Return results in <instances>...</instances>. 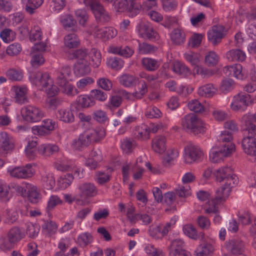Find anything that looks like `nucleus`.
<instances>
[{
	"label": "nucleus",
	"mask_w": 256,
	"mask_h": 256,
	"mask_svg": "<svg viewBox=\"0 0 256 256\" xmlns=\"http://www.w3.org/2000/svg\"><path fill=\"white\" fill-rule=\"evenodd\" d=\"M182 128L194 134L204 133L205 127L204 122L194 114H189L182 119Z\"/></svg>",
	"instance_id": "1"
},
{
	"label": "nucleus",
	"mask_w": 256,
	"mask_h": 256,
	"mask_svg": "<svg viewBox=\"0 0 256 256\" xmlns=\"http://www.w3.org/2000/svg\"><path fill=\"white\" fill-rule=\"evenodd\" d=\"M214 174L217 182L224 181V185L229 183L230 186H234L238 182L236 176L233 174L232 168L228 166L222 167L216 170L214 172Z\"/></svg>",
	"instance_id": "2"
},
{
	"label": "nucleus",
	"mask_w": 256,
	"mask_h": 256,
	"mask_svg": "<svg viewBox=\"0 0 256 256\" xmlns=\"http://www.w3.org/2000/svg\"><path fill=\"white\" fill-rule=\"evenodd\" d=\"M22 114L26 121L35 122L41 120L44 116V112L36 106L28 105L22 108Z\"/></svg>",
	"instance_id": "3"
},
{
	"label": "nucleus",
	"mask_w": 256,
	"mask_h": 256,
	"mask_svg": "<svg viewBox=\"0 0 256 256\" xmlns=\"http://www.w3.org/2000/svg\"><path fill=\"white\" fill-rule=\"evenodd\" d=\"M227 149L212 148L210 152V160L213 163H218L222 161L224 158L230 156L236 150L234 144L227 145Z\"/></svg>",
	"instance_id": "4"
},
{
	"label": "nucleus",
	"mask_w": 256,
	"mask_h": 256,
	"mask_svg": "<svg viewBox=\"0 0 256 256\" xmlns=\"http://www.w3.org/2000/svg\"><path fill=\"white\" fill-rule=\"evenodd\" d=\"M10 175L18 179H28L32 178L35 170L32 168V164H26L24 166L16 167L12 170H8Z\"/></svg>",
	"instance_id": "5"
},
{
	"label": "nucleus",
	"mask_w": 256,
	"mask_h": 256,
	"mask_svg": "<svg viewBox=\"0 0 256 256\" xmlns=\"http://www.w3.org/2000/svg\"><path fill=\"white\" fill-rule=\"evenodd\" d=\"M116 7L118 12H132V16L138 14L141 9V6L136 2V0H118Z\"/></svg>",
	"instance_id": "6"
},
{
	"label": "nucleus",
	"mask_w": 256,
	"mask_h": 256,
	"mask_svg": "<svg viewBox=\"0 0 256 256\" xmlns=\"http://www.w3.org/2000/svg\"><path fill=\"white\" fill-rule=\"evenodd\" d=\"M184 57L192 64L195 66L194 69V73L201 75L204 77L211 76L213 74L212 71L198 65L199 62V58L197 54L190 52L186 54Z\"/></svg>",
	"instance_id": "7"
},
{
	"label": "nucleus",
	"mask_w": 256,
	"mask_h": 256,
	"mask_svg": "<svg viewBox=\"0 0 256 256\" xmlns=\"http://www.w3.org/2000/svg\"><path fill=\"white\" fill-rule=\"evenodd\" d=\"M137 30L141 38L152 41L158 40V34L148 23L144 22L140 23L137 26Z\"/></svg>",
	"instance_id": "8"
},
{
	"label": "nucleus",
	"mask_w": 256,
	"mask_h": 256,
	"mask_svg": "<svg viewBox=\"0 0 256 256\" xmlns=\"http://www.w3.org/2000/svg\"><path fill=\"white\" fill-rule=\"evenodd\" d=\"M84 4L86 7L89 8L91 10L96 18L102 19L104 21L109 20L110 16L108 14L97 0L87 1Z\"/></svg>",
	"instance_id": "9"
},
{
	"label": "nucleus",
	"mask_w": 256,
	"mask_h": 256,
	"mask_svg": "<svg viewBox=\"0 0 256 256\" xmlns=\"http://www.w3.org/2000/svg\"><path fill=\"white\" fill-rule=\"evenodd\" d=\"M184 161L187 164H192L200 160L203 156V152L200 148L190 144L184 148Z\"/></svg>",
	"instance_id": "10"
},
{
	"label": "nucleus",
	"mask_w": 256,
	"mask_h": 256,
	"mask_svg": "<svg viewBox=\"0 0 256 256\" xmlns=\"http://www.w3.org/2000/svg\"><path fill=\"white\" fill-rule=\"evenodd\" d=\"M253 116L248 113L244 115L242 118V131L245 136L254 137L256 136V125L252 122Z\"/></svg>",
	"instance_id": "11"
},
{
	"label": "nucleus",
	"mask_w": 256,
	"mask_h": 256,
	"mask_svg": "<svg viewBox=\"0 0 256 256\" xmlns=\"http://www.w3.org/2000/svg\"><path fill=\"white\" fill-rule=\"evenodd\" d=\"M30 79L32 82L42 90L52 83V80L49 74L46 72L42 73L40 72H34L30 76Z\"/></svg>",
	"instance_id": "12"
},
{
	"label": "nucleus",
	"mask_w": 256,
	"mask_h": 256,
	"mask_svg": "<svg viewBox=\"0 0 256 256\" xmlns=\"http://www.w3.org/2000/svg\"><path fill=\"white\" fill-rule=\"evenodd\" d=\"M242 147L244 152L251 156L256 158V138L252 136H244L242 140Z\"/></svg>",
	"instance_id": "13"
},
{
	"label": "nucleus",
	"mask_w": 256,
	"mask_h": 256,
	"mask_svg": "<svg viewBox=\"0 0 256 256\" xmlns=\"http://www.w3.org/2000/svg\"><path fill=\"white\" fill-rule=\"evenodd\" d=\"M250 99V96L248 94H238L234 98V102L231 104L230 107L234 111H244L242 106H247Z\"/></svg>",
	"instance_id": "14"
},
{
	"label": "nucleus",
	"mask_w": 256,
	"mask_h": 256,
	"mask_svg": "<svg viewBox=\"0 0 256 256\" xmlns=\"http://www.w3.org/2000/svg\"><path fill=\"white\" fill-rule=\"evenodd\" d=\"M230 184H226L222 186L220 188L218 189L216 192L214 198L212 200H214L217 204H220L225 202L228 197L230 194L233 186H230Z\"/></svg>",
	"instance_id": "15"
},
{
	"label": "nucleus",
	"mask_w": 256,
	"mask_h": 256,
	"mask_svg": "<svg viewBox=\"0 0 256 256\" xmlns=\"http://www.w3.org/2000/svg\"><path fill=\"white\" fill-rule=\"evenodd\" d=\"M90 31L96 38H106L110 35V32L112 31V36H116V30L112 28H100L98 26L92 25Z\"/></svg>",
	"instance_id": "16"
},
{
	"label": "nucleus",
	"mask_w": 256,
	"mask_h": 256,
	"mask_svg": "<svg viewBox=\"0 0 256 256\" xmlns=\"http://www.w3.org/2000/svg\"><path fill=\"white\" fill-rule=\"evenodd\" d=\"M224 27L222 25H216L212 27V30L208 34V39L213 45L220 42L224 36Z\"/></svg>",
	"instance_id": "17"
},
{
	"label": "nucleus",
	"mask_w": 256,
	"mask_h": 256,
	"mask_svg": "<svg viewBox=\"0 0 256 256\" xmlns=\"http://www.w3.org/2000/svg\"><path fill=\"white\" fill-rule=\"evenodd\" d=\"M78 190L80 192V196L84 198L96 196L98 192L94 185L90 182H85L80 184Z\"/></svg>",
	"instance_id": "18"
},
{
	"label": "nucleus",
	"mask_w": 256,
	"mask_h": 256,
	"mask_svg": "<svg viewBox=\"0 0 256 256\" xmlns=\"http://www.w3.org/2000/svg\"><path fill=\"white\" fill-rule=\"evenodd\" d=\"M242 66L240 64L226 66L223 69L224 72L228 76H234L238 79L242 80L244 74L242 71Z\"/></svg>",
	"instance_id": "19"
},
{
	"label": "nucleus",
	"mask_w": 256,
	"mask_h": 256,
	"mask_svg": "<svg viewBox=\"0 0 256 256\" xmlns=\"http://www.w3.org/2000/svg\"><path fill=\"white\" fill-rule=\"evenodd\" d=\"M166 140L164 136H157L152 139V150L159 154H162L166 150Z\"/></svg>",
	"instance_id": "20"
},
{
	"label": "nucleus",
	"mask_w": 256,
	"mask_h": 256,
	"mask_svg": "<svg viewBox=\"0 0 256 256\" xmlns=\"http://www.w3.org/2000/svg\"><path fill=\"white\" fill-rule=\"evenodd\" d=\"M90 72L89 63L87 60L78 61L74 68L75 74L79 76L88 74Z\"/></svg>",
	"instance_id": "21"
},
{
	"label": "nucleus",
	"mask_w": 256,
	"mask_h": 256,
	"mask_svg": "<svg viewBox=\"0 0 256 256\" xmlns=\"http://www.w3.org/2000/svg\"><path fill=\"white\" fill-rule=\"evenodd\" d=\"M183 231L185 234L194 240L200 239L204 241V234L203 232L197 234L196 228L192 224L185 225L183 228Z\"/></svg>",
	"instance_id": "22"
},
{
	"label": "nucleus",
	"mask_w": 256,
	"mask_h": 256,
	"mask_svg": "<svg viewBox=\"0 0 256 256\" xmlns=\"http://www.w3.org/2000/svg\"><path fill=\"white\" fill-rule=\"evenodd\" d=\"M57 118L65 123H72L74 120V116L72 110L68 108H60L58 110Z\"/></svg>",
	"instance_id": "23"
},
{
	"label": "nucleus",
	"mask_w": 256,
	"mask_h": 256,
	"mask_svg": "<svg viewBox=\"0 0 256 256\" xmlns=\"http://www.w3.org/2000/svg\"><path fill=\"white\" fill-rule=\"evenodd\" d=\"M135 137L138 140H147L150 138V128L147 125L142 124L135 128Z\"/></svg>",
	"instance_id": "24"
},
{
	"label": "nucleus",
	"mask_w": 256,
	"mask_h": 256,
	"mask_svg": "<svg viewBox=\"0 0 256 256\" xmlns=\"http://www.w3.org/2000/svg\"><path fill=\"white\" fill-rule=\"evenodd\" d=\"M226 58L230 62H242L246 59V56L240 49H232L226 52Z\"/></svg>",
	"instance_id": "25"
},
{
	"label": "nucleus",
	"mask_w": 256,
	"mask_h": 256,
	"mask_svg": "<svg viewBox=\"0 0 256 256\" xmlns=\"http://www.w3.org/2000/svg\"><path fill=\"white\" fill-rule=\"evenodd\" d=\"M24 236V232L18 226L12 227L7 233V236L10 238L15 244L22 239Z\"/></svg>",
	"instance_id": "26"
},
{
	"label": "nucleus",
	"mask_w": 256,
	"mask_h": 256,
	"mask_svg": "<svg viewBox=\"0 0 256 256\" xmlns=\"http://www.w3.org/2000/svg\"><path fill=\"white\" fill-rule=\"evenodd\" d=\"M216 88L212 84H208L200 87L198 94L201 96L212 97L216 91Z\"/></svg>",
	"instance_id": "27"
},
{
	"label": "nucleus",
	"mask_w": 256,
	"mask_h": 256,
	"mask_svg": "<svg viewBox=\"0 0 256 256\" xmlns=\"http://www.w3.org/2000/svg\"><path fill=\"white\" fill-rule=\"evenodd\" d=\"M226 246L233 254H240L244 247V244L240 240H232L226 242Z\"/></svg>",
	"instance_id": "28"
},
{
	"label": "nucleus",
	"mask_w": 256,
	"mask_h": 256,
	"mask_svg": "<svg viewBox=\"0 0 256 256\" xmlns=\"http://www.w3.org/2000/svg\"><path fill=\"white\" fill-rule=\"evenodd\" d=\"M58 147L56 145L52 144H43L38 148L40 154L46 156L54 154L58 152Z\"/></svg>",
	"instance_id": "29"
},
{
	"label": "nucleus",
	"mask_w": 256,
	"mask_h": 256,
	"mask_svg": "<svg viewBox=\"0 0 256 256\" xmlns=\"http://www.w3.org/2000/svg\"><path fill=\"white\" fill-rule=\"evenodd\" d=\"M13 142L10 140L7 133L2 132L0 134V148L4 150L8 151L14 148Z\"/></svg>",
	"instance_id": "30"
},
{
	"label": "nucleus",
	"mask_w": 256,
	"mask_h": 256,
	"mask_svg": "<svg viewBox=\"0 0 256 256\" xmlns=\"http://www.w3.org/2000/svg\"><path fill=\"white\" fill-rule=\"evenodd\" d=\"M26 196L33 203L37 202L38 194L37 192V188L32 184H26Z\"/></svg>",
	"instance_id": "31"
},
{
	"label": "nucleus",
	"mask_w": 256,
	"mask_h": 256,
	"mask_svg": "<svg viewBox=\"0 0 256 256\" xmlns=\"http://www.w3.org/2000/svg\"><path fill=\"white\" fill-rule=\"evenodd\" d=\"M60 22L65 29L72 28L74 31L77 30L76 21L74 19L72 16L70 14L63 16L60 18Z\"/></svg>",
	"instance_id": "32"
},
{
	"label": "nucleus",
	"mask_w": 256,
	"mask_h": 256,
	"mask_svg": "<svg viewBox=\"0 0 256 256\" xmlns=\"http://www.w3.org/2000/svg\"><path fill=\"white\" fill-rule=\"evenodd\" d=\"M65 46L69 48H74L78 46L80 44L78 36L72 33L67 34L64 38Z\"/></svg>",
	"instance_id": "33"
},
{
	"label": "nucleus",
	"mask_w": 256,
	"mask_h": 256,
	"mask_svg": "<svg viewBox=\"0 0 256 256\" xmlns=\"http://www.w3.org/2000/svg\"><path fill=\"white\" fill-rule=\"evenodd\" d=\"M76 102L78 106L82 108H88L94 106L95 101L92 96L86 95H80L76 99Z\"/></svg>",
	"instance_id": "34"
},
{
	"label": "nucleus",
	"mask_w": 256,
	"mask_h": 256,
	"mask_svg": "<svg viewBox=\"0 0 256 256\" xmlns=\"http://www.w3.org/2000/svg\"><path fill=\"white\" fill-rule=\"evenodd\" d=\"M90 140L92 142H98L103 138L105 135V131L102 128H97L87 132Z\"/></svg>",
	"instance_id": "35"
},
{
	"label": "nucleus",
	"mask_w": 256,
	"mask_h": 256,
	"mask_svg": "<svg viewBox=\"0 0 256 256\" xmlns=\"http://www.w3.org/2000/svg\"><path fill=\"white\" fill-rule=\"evenodd\" d=\"M138 78L132 75L124 74L120 78V82L125 87H132L134 86Z\"/></svg>",
	"instance_id": "36"
},
{
	"label": "nucleus",
	"mask_w": 256,
	"mask_h": 256,
	"mask_svg": "<svg viewBox=\"0 0 256 256\" xmlns=\"http://www.w3.org/2000/svg\"><path fill=\"white\" fill-rule=\"evenodd\" d=\"M142 62L144 67L148 71H154L160 66V64L157 60L150 58H142Z\"/></svg>",
	"instance_id": "37"
},
{
	"label": "nucleus",
	"mask_w": 256,
	"mask_h": 256,
	"mask_svg": "<svg viewBox=\"0 0 256 256\" xmlns=\"http://www.w3.org/2000/svg\"><path fill=\"white\" fill-rule=\"evenodd\" d=\"M88 50L86 48H80L74 52H69L68 54V58L70 60L78 59V61L86 60L85 58L87 56Z\"/></svg>",
	"instance_id": "38"
},
{
	"label": "nucleus",
	"mask_w": 256,
	"mask_h": 256,
	"mask_svg": "<svg viewBox=\"0 0 256 256\" xmlns=\"http://www.w3.org/2000/svg\"><path fill=\"white\" fill-rule=\"evenodd\" d=\"M16 101L19 104H23L27 102L26 96L27 89L26 88L14 87Z\"/></svg>",
	"instance_id": "39"
},
{
	"label": "nucleus",
	"mask_w": 256,
	"mask_h": 256,
	"mask_svg": "<svg viewBox=\"0 0 256 256\" xmlns=\"http://www.w3.org/2000/svg\"><path fill=\"white\" fill-rule=\"evenodd\" d=\"M171 40L176 44H180L185 40V34L180 29H174L171 34Z\"/></svg>",
	"instance_id": "40"
},
{
	"label": "nucleus",
	"mask_w": 256,
	"mask_h": 256,
	"mask_svg": "<svg viewBox=\"0 0 256 256\" xmlns=\"http://www.w3.org/2000/svg\"><path fill=\"white\" fill-rule=\"evenodd\" d=\"M172 70L176 74L184 76L190 74L188 68L179 62H173Z\"/></svg>",
	"instance_id": "41"
},
{
	"label": "nucleus",
	"mask_w": 256,
	"mask_h": 256,
	"mask_svg": "<svg viewBox=\"0 0 256 256\" xmlns=\"http://www.w3.org/2000/svg\"><path fill=\"white\" fill-rule=\"evenodd\" d=\"M218 140L220 142H226L222 146L223 148L227 149V145L232 144L231 142L232 140V134L228 130H224L218 136Z\"/></svg>",
	"instance_id": "42"
},
{
	"label": "nucleus",
	"mask_w": 256,
	"mask_h": 256,
	"mask_svg": "<svg viewBox=\"0 0 256 256\" xmlns=\"http://www.w3.org/2000/svg\"><path fill=\"white\" fill-rule=\"evenodd\" d=\"M8 78L12 81H20L23 78V72L21 70L10 68L6 72Z\"/></svg>",
	"instance_id": "43"
},
{
	"label": "nucleus",
	"mask_w": 256,
	"mask_h": 256,
	"mask_svg": "<svg viewBox=\"0 0 256 256\" xmlns=\"http://www.w3.org/2000/svg\"><path fill=\"white\" fill-rule=\"evenodd\" d=\"M15 244L6 236L0 238V249L2 251L10 250L14 246Z\"/></svg>",
	"instance_id": "44"
},
{
	"label": "nucleus",
	"mask_w": 256,
	"mask_h": 256,
	"mask_svg": "<svg viewBox=\"0 0 256 256\" xmlns=\"http://www.w3.org/2000/svg\"><path fill=\"white\" fill-rule=\"evenodd\" d=\"M184 248V243L182 240H174L172 242L170 246V254L185 250Z\"/></svg>",
	"instance_id": "45"
},
{
	"label": "nucleus",
	"mask_w": 256,
	"mask_h": 256,
	"mask_svg": "<svg viewBox=\"0 0 256 256\" xmlns=\"http://www.w3.org/2000/svg\"><path fill=\"white\" fill-rule=\"evenodd\" d=\"M235 86L234 82L230 78L225 79L222 80L220 90L224 93H227L232 90Z\"/></svg>",
	"instance_id": "46"
},
{
	"label": "nucleus",
	"mask_w": 256,
	"mask_h": 256,
	"mask_svg": "<svg viewBox=\"0 0 256 256\" xmlns=\"http://www.w3.org/2000/svg\"><path fill=\"white\" fill-rule=\"evenodd\" d=\"M157 50V48L146 42L139 43L138 52L141 54L154 53Z\"/></svg>",
	"instance_id": "47"
},
{
	"label": "nucleus",
	"mask_w": 256,
	"mask_h": 256,
	"mask_svg": "<svg viewBox=\"0 0 256 256\" xmlns=\"http://www.w3.org/2000/svg\"><path fill=\"white\" fill-rule=\"evenodd\" d=\"M213 250L211 244L207 243L201 244L197 250V256H207L212 252Z\"/></svg>",
	"instance_id": "48"
},
{
	"label": "nucleus",
	"mask_w": 256,
	"mask_h": 256,
	"mask_svg": "<svg viewBox=\"0 0 256 256\" xmlns=\"http://www.w3.org/2000/svg\"><path fill=\"white\" fill-rule=\"evenodd\" d=\"M188 106L190 110L196 113H202L204 111V108L202 104L196 100H193L189 102Z\"/></svg>",
	"instance_id": "49"
},
{
	"label": "nucleus",
	"mask_w": 256,
	"mask_h": 256,
	"mask_svg": "<svg viewBox=\"0 0 256 256\" xmlns=\"http://www.w3.org/2000/svg\"><path fill=\"white\" fill-rule=\"evenodd\" d=\"M219 56L214 52H210L205 57V62L208 66H214L217 64Z\"/></svg>",
	"instance_id": "50"
},
{
	"label": "nucleus",
	"mask_w": 256,
	"mask_h": 256,
	"mask_svg": "<svg viewBox=\"0 0 256 256\" xmlns=\"http://www.w3.org/2000/svg\"><path fill=\"white\" fill-rule=\"evenodd\" d=\"M90 56L93 66L98 68L101 63V54L96 48H92L90 52Z\"/></svg>",
	"instance_id": "51"
},
{
	"label": "nucleus",
	"mask_w": 256,
	"mask_h": 256,
	"mask_svg": "<svg viewBox=\"0 0 256 256\" xmlns=\"http://www.w3.org/2000/svg\"><path fill=\"white\" fill-rule=\"evenodd\" d=\"M22 50V48L20 44L14 43L7 48L6 52L10 56H15L18 55Z\"/></svg>",
	"instance_id": "52"
},
{
	"label": "nucleus",
	"mask_w": 256,
	"mask_h": 256,
	"mask_svg": "<svg viewBox=\"0 0 256 256\" xmlns=\"http://www.w3.org/2000/svg\"><path fill=\"white\" fill-rule=\"evenodd\" d=\"M136 142L133 139H124L122 142L121 146L122 150L128 152H130L135 148Z\"/></svg>",
	"instance_id": "53"
},
{
	"label": "nucleus",
	"mask_w": 256,
	"mask_h": 256,
	"mask_svg": "<svg viewBox=\"0 0 256 256\" xmlns=\"http://www.w3.org/2000/svg\"><path fill=\"white\" fill-rule=\"evenodd\" d=\"M145 116L148 118H158L161 116L162 112L156 107L152 106L147 109Z\"/></svg>",
	"instance_id": "54"
},
{
	"label": "nucleus",
	"mask_w": 256,
	"mask_h": 256,
	"mask_svg": "<svg viewBox=\"0 0 256 256\" xmlns=\"http://www.w3.org/2000/svg\"><path fill=\"white\" fill-rule=\"evenodd\" d=\"M78 240L80 246H85L92 242V236L90 234L84 233L78 236Z\"/></svg>",
	"instance_id": "55"
},
{
	"label": "nucleus",
	"mask_w": 256,
	"mask_h": 256,
	"mask_svg": "<svg viewBox=\"0 0 256 256\" xmlns=\"http://www.w3.org/2000/svg\"><path fill=\"white\" fill-rule=\"evenodd\" d=\"M90 96L93 100L95 99L100 102H104L107 98L106 94L100 90H91Z\"/></svg>",
	"instance_id": "56"
},
{
	"label": "nucleus",
	"mask_w": 256,
	"mask_h": 256,
	"mask_svg": "<svg viewBox=\"0 0 256 256\" xmlns=\"http://www.w3.org/2000/svg\"><path fill=\"white\" fill-rule=\"evenodd\" d=\"M10 188L0 184V199L4 202H8L10 198Z\"/></svg>",
	"instance_id": "57"
},
{
	"label": "nucleus",
	"mask_w": 256,
	"mask_h": 256,
	"mask_svg": "<svg viewBox=\"0 0 256 256\" xmlns=\"http://www.w3.org/2000/svg\"><path fill=\"white\" fill-rule=\"evenodd\" d=\"M202 38V34H194L189 40L188 46L193 48L198 47L201 44Z\"/></svg>",
	"instance_id": "58"
},
{
	"label": "nucleus",
	"mask_w": 256,
	"mask_h": 256,
	"mask_svg": "<svg viewBox=\"0 0 256 256\" xmlns=\"http://www.w3.org/2000/svg\"><path fill=\"white\" fill-rule=\"evenodd\" d=\"M74 180V176L72 174H68L61 178L60 181V185L62 188H66L69 186Z\"/></svg>",
	"instance_id": "59"
},
{
	"label": "nucleus",
	"mask_w": 256,
	"mask_h": 256,
	"mask_svg": "<svg viewBox=\"0 0 256 256\" xmlns=\"http://www.w3.org/2000/svg\"><path fill=\"white\" fill-rule=\"evenodd\" d=\"M62 203V201L57 196H52L48 202L46 210L48 211L51 210L56 206Z\"/></svg>",
	"instance_id": "60"
},
{
	"label": "nucleus",
	"mask_w": 256,
	"mask_h": 256,
	"mask_svg": "<svg viewBox=\"0 0 256 256\" xmlns=\"http://www.w3.org/2000/svg\"><path fill=\"white\" fill-rule=\"evenodd\" d=\"M75 14L80 24L84 26L88 19L86 12L84 10H78L76 11Z\"/></svg>",
	"instance_id": "61"
},
{
	"label": "nucleus",
	"mask_w": 256,
	"mask_h": 256,
	"mask_svg": "<svg viewBox=\"0 0 256 256\" xmlns=\"http://www.w3.org/2000/svg\"><path fill=\"white\" fill-rule=\"evenodd\" d=\"M100 87L106 90H110L112 86V82L106 78H100L97 81Z\"/></svg>",
	"instance_id": "62"
},
{
	"label": "nucleus",
	"mask_w": 256,
	"mask_h": 256,
	"mask_svg": "<svg viewBox=\"0 0 256 256\" xmlns=\"http://www.w3.org/2000/svg\"><path fill=\"white\" fill-rule=\"evenodd\" d=\"M44 62V58L41 54H34L32 56L30 62L33 67H38L43 64Z\"/></svg>",
	"instance_id": "63"
},
{
	"label": "nucleus",
	"mask_w": 256,
	"mask_h": 256,
	"mask_svg": "<svg viewBox=\"0 0 256 256\" xmlns=\"http://www.w3.org/2000/svg\"><path fill=\"white\" fill-rule=\"evenodd\" d=\"M190 188L188 186H178L176 189V194L180 197H186L190 194Z\"/></svg>",
	"instance_id": "64"
}]
</instances>
